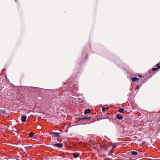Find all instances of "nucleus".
Here are the masks:
<instances>
[{"label": "nucleus", "mask_w": 160, "mask_h": 160, "mask_svg": "<svg viewBox=\"0 0 160 160\" xmlns=\"http://www.w3.org/2000/svg\"><path fill=\"white\" fill-rule=\"evenodd\" d=\"M90 110L89 109H85L84 111V113L85 114H87L90 113Z\"/></svg>", "instance_id": "nucleus-8"}, {"label": "nucleus", "mask_w": 160, "mask_h": 160, "mask_svg": "<svg viewBox=\"0 0 160 160\" xmlns=\"http://www.w3.org/2000/svg\"><path fill=\"white\" fill-rule=\"evenodd\" d=\"M139 88V87L138 86H137L136 87L135 89H138Z\"/></svg>", "instance_id": "nucleus-14"}, {"label": "nucleus", "mask_w": 160, "mask_h": 160, "mask_svg": "<svg viewBox=\"0 0 160 160\" xmlns=\"http://www.w3.org/2000/svg\"><path fill=\"white\" fill-rule=\"evenodd\" d=\"M160 68V66L159 64H157L155 67L154 68L152 69V70L153 71H157L158 68Z\"/></svg>", "instance_id": "nucleus-1"}, {"label": "nucleus", "mask_w": 160, "mask_h": 160, "mask_svg": "<svg viewBox=\"0 0 160 160\" xmlns=\"http://www.w3.org/2000/svg\"><path fill=\"white\" fill-rule=\"evenodd\" d=\"M109 109V107H103L102 109V110L103 112H104L106 110H108Z\"/></svg>", "instance_id": "nucleus-11"}, {"label": "nucleus", "mask_w": 160, "mask_h": 160, "mask_svg": "<svg viewBox=\"0 0 160 160\" xmlns=\"http://www.w3.org/2000/svg\"><path fill=\"white\" fill-rule=\"evenodd\" d=\"M116 147L115 146H113L111 150V151L109 152L108 153V155H112V154L113 152V148H114Z\"/></svg>", "instance_id": "nucleus-6"}, {"label": "nucleus", "mask_w": 160, "mask_h": 160, "mask_svg": "<svg viewBox=\"0 0 160 160\" xmlns=\"http://www.w3.org/2000/svg\"><path fill=\"white\" fill-rule=\"evenodd\" d=\"M123 116L119 114H117L116 116V118L119 120H121L123 118Z\"/></svg>", "instance_id": "nucleus-4"}, {"label": "nucleus", "mask_w": 160, "mask_h": 160, "mask_svg": "<svg viewBox=\"0 0 160 160\" xmlns=\"http://www.w3.org/2000/svg\"><path fill=\"white\" fill-rule=\"evenodd\" d=\"M34 135V133L32 132H30L29 134V137H32Z\"/></svg>", "instance_id": "nucleus-12"}, {"label": "nucleus", "mask_w": 160, "mask_h": 160, "mask_svg": "<svg viewBox=\"0 0 160 160\" xmlns=\"http://www.w3.org/2000/svg\"><path fill=\"white\" fill-rule=\"evenodd\" d=\"M139 77H141V76H142V75H139Z\"/></svg>", "instance_id": "nucleus-15"}, {"label": "nucleus", "mask_w": 160, "mask_h": 160, "mask_svg": "<svg viewBox=\"0 0 160 160\" xmlns=\"http://www.w3.org/2000/svg\"><path fill=\"white\" fill-rule=\"evenodd\" d=\"M27 118V116L26 115H24L21 117V120L23 122H25L26 121Z\"/></svg>", "instance_id": "nucleus-5"}, {"label": "nucleus", "mask_w": 160, "mask_h": 160, "mask_svg": "<svg viewBox=\"0 0 160 160\" xmlns=\"http://www.w3.org/2000/svg\"><path fill=\"white\" fill-rule=\"evenodd\" d=\"M131 154L134 156H136L138 155V153L137 152L134 151H132L131 152Z\"/></svg>", "instance_id": "nucleus-9"}, {"label": "nucleus", "mask_w": 160, "mask_h": 160, "mask_svg": "<svg viewBox=\"0 0 160 160\" xmlns=\"http://www.w3.org/2000/svg\"><path fill=\"white\" fill-rule=\"evenodd\" d=\"M79 154L77 152H74L73 153V155L75 158H78L79 156Z\"/></svg>", "instance_id": "nucleus-7"}, {"label": "nucleus", "mask_w": 160, "mask_h": 160, "mask_svg": "<svg viewBox=\"0 0 160 160\" xmlns=\"http://www.w3.org/2000/svg\"><path fill=\"white\" fill-rule=\"evenodd\" d=\"M86 59H87L88 58V56L87 55L86 57Z\"/></svg>", "instance_id": "nucleus-16"}, {"label": "nucleus", "mask_w": 160, "mask_h": 160, "mask_svg": "<svg viewBox=\"0 0 160 160\" xmlns=\"http://www.w3.org/2000/svg\"><path fill=\"white\" fill-rule=\"evenodd\" d=\"M52 134L53 136L57 138H58L60 137L59 133L56 132H52Z\"/></svg>", "instance_id": "nucleus-2"}, {"label": "nucleus", "mask_w": 160, "mask_h": 160, "mask_svg": "<svg viewBox=\"0 0 160 160\" xmlns=\"http://www.w3.org/2000/svg\"><path fill=\"white\" fill-rule=\"evenodd\" d=\"M53 146L59 148H62L63 147V145L62 143H58L54 144Z\"/></svg>", "instance_id": "nucleus-3"}, {"label": "nucleus", "mask_w": 160, "mask_h": 160, "mask_svg": "<svg viewBox=\"0 0 160 160\" xmlns=\"http://www.w3.org/2000/svg\"><path fill=\"white\" fill-rule=\"evenodd\" d=\"M139 80V78H137L136 77H133L132 78V80L133 82H135Z\"/></svg>", "instance_id": "nucleus-10"}, {"label": "nucleus", "mask_w": 160, "mask_h": 160, "mask_svg": "<svg viewBox=\"0 0 160 160\" xmlns=\"http://www.w3.org/2000/svg\"><path fill=\"white\" fill-rule=\"evenodd\" d=\"M124 111V109L123 108H120L119 110V112H120L121 113H123Z\"/></svg>", "instance_id": "nucleus-13"}]
</instances>
